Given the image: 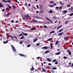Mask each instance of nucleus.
Returning a JSON list of instances; mask_svg holds the SVG:
<instances>
[{"label": "nucleus", "instance_id": "3c124183", "mask_svg": "<svg viewBox=\"0 0 73 73\" xmlns=\"http://www.w3.org/2000/svg\"><path fill=\"white\" fill-rule=\"evenodd\" d=\"M66 58H67V57H66V56H64L63 57L64 59H66Z\"/></svg>", "mask_w": 73, "mask_h": 73}, {"label": "nucleus", "instance_id": "7c9ffc66", "mask_svg": "<svg viewBox=\"0 0 73 73\" xmlns=\"http://www.w3.org/2000/svg\"><path fill=\"white\" fill-rule=\"evenodd\" d=\"M24 38V36H23L22 37L20 38V39H21V40H22V39H23Z\"/></svg>", "mask_w": 73, "mask_h": 73}, {"label": "nucleus", "instance_id": "473e14b6", "mask_svg": "<svg viewBox=\"0 0 73 73\" xmlns=\"http://www.w3.org/2000/svg\"><path fill=\"white\" fill-rule=\"evenodd\" d=\"M10 14H11V13H10L9 14H7L5 15V16H6V17H8V16H9V15Z\"/></svg>", "mask_w": 73, "mask_h": 73}, {"label": "nucleus", "instance_id": "bb28decb", "mask_svg": "<svg viewBox=\"0 0 73 73\" xmlns=\"http://www.w3.org/2000/svg\"><path fill=\"white\" fill-rule=\"evenodd\" d=\"M38 40L37 38H36L35 39L33 40V42H35L36 41H37Z\"/></svg>", "mask_w": 73, "mask_h": 73}, {"label": "nucleus", "instance_id": "a18cd8bd", "mask_svg": "<svg viewBox=\"0 0 73 73\" xmlns=\"http://www.w3.org/2000/svg\"><path fill=\"white\" fill-rule=\"evenodd\" d=\"M60 5H63L64 4V3H63L61 2H60Z\"/></svg>", "mask_w": 73, "mask_h": 73}, {"label": "nucleus", "instance_id": "6ab92c4d", "mask_svg": "<svg viewBox=\"0 0 73 73\" xmlns=\"http://www.w3.org/2000/svg\"><path fill=\"white\" fill-rule=\"evenodd\" d=\"M55 33V31H53L50 32V34H51L52 33Z\"/></svg>", "mask_w": 73, "mask_h": 73}, {"label": "nucleus", "instance_id": "f03ea898", "mask_svg": "<svg viewBox=\"0 0 73 73\" xmlns=\"http://www.w3.org/2000/svg\"><path fill=\"white\" fill-rule=\"evenodd\" d=\"M67 52L68 53L69 55L70 56V55L72 54V53L71 52V51L69 50H67Z\"/></svg>", "mask_w": 73, "mask_h": 73}, {"label": "nucleus", "instance_id": "5701e85b", "mask_svg": "<svg viewBox=\"0 0 73 73\" xmlns=\"http://www.w3.org/2000/svg\"><path fill=\"white\" fill-rule=\"evenodd\" d=\"M62 25H61L59 26L58 28H57V30H58V29H59V28H60L62 27Z\"/></svg>", "mask_w": 73, "mask_h": 73}, {"label": "nucleus", "instance_id": "58836bf2", "mask_svg": "<svg viewBox=\"0 0 73 73\" xmlns=\"http://www.w3.org/2000/svg\"><path fill=\"white\" fill-rule=\"evenodd\" d=\"M23 36V34H21L19 35V36L20 37V36Z\"/></svg>", "mask_w": 73, "mask_h": 73}, {"label": "nucleus", "instance_id": "b1692460", "mask_svg": "<svg viewBox=\"0 0 73 73\" xmlns=\"http://www.w3.org/2000/svg\"><path fill=\"white\" fill-rule=\"evenodd\" d=\"M52 40V38H49V39H48L47 40V41H51V40Z\"/></svg>", "mask_w": 73, "mask_h": 73}, {"label": "nucleus", "instance_id": "c85d7f7f", "mask_svg": "<svg viewBox=\"0 0 73 73\" xmlns=\"http://www.w3.org/2000/svg\"><path fill=\"white\" fill-rule=\"evenodd\" d=\"M52 70H55L56 69H57V68L56 67H54V68H52Z\"/></svg>", "mask_w": 73, "mask_h": 73}, {"label": "nucleus", "instance_id": "f704fd0d", "mask_svg": "<svg viewBox=\"0 0 73 73\" xmlns=\"http://www.w3.org/2000/svg\"><path fill=\"white\" fill-rule=\"evenodd\" d=\"M55 61H56V59H55L52 61V62H54Z\"/></svg>", "mask_w": 73, "mask_h": 73}, {"label": "nucleus", "instance_id": "864d4df0", "mask_svg": "<svg viewBox=\"0 0 73 73\" xmlns=\"http://www.w3.org/2000/svg\"><path fill=\"white\" fill-rule=\"evenodd\" d=\"M30 46H31V44H29L27 45V47H30Z\"/></svg>", "mask_w": 73, "mask_h": 73}, {"label": "nucleus", "instance_id": "a19ab883", "mask_svg": "<svg viewBox=\"0 0 73 73\" xmlns=\"http://www.w3.org/2000/svg\"><path fill=\"white\" fill-rule=\"evenodd\" d=\"M37 21L36 20H34L33 21V23H37Z\"/></svg>", "mask_w": 73, "mask_h": 73}, {"label": "nucleus", "instance_id": "393cba45", "mask_svg": "<svg viewBox=\"0 0 73 73\" xmlns=\"http://www.w3.org/2000/svg\"><path fill=\"white\" fill-rule=\"evenodd\" d=\"M58 42H59V41H58V40L56 41L55 43V45H57V44H58Z\"/></svg>", "mask_w": 73, "mask_h": 73}, {"label": "nucleus", "instance_id": "6e6d98bb", "mask_svg": "<svg viewBox=\"0 0 73 73\" xmlns=\"http://www.w3.org/2000/svg\"><path fill=\"white\" fill-rule=\"evenodd\" d=\"M3 6V5H2V4L1 5H0V7L1 8V7H2Z\"/></svg>", "mask_w": 73, "mask_h": 73}, {"label": "nucleus", "instance_id": "37998d69", "mask_svg": "<svg viewBox=\"0 0 73 73\" xmlns=\"http://www.w3.org/2000/svg\"><path fill=\"white\" fill-rule=\"evenodd\" d=\"M73 15V13H72L71 14H70V16H72Z\"/></svg>", "mask_w": 73, "mask_h": 73}, {"label": "nucleus", "instance_id": "f8f14e48", "mask_svg": "<svg viewBox=\"0 0 73 73\" xmlns=\"http://www.w3.org/2000/svg\"><path fill=\"white\" fill-rule=\"evenodd\" d=\"M63 33H64V32H62V33H59L58 34V36H60L61 35H63Z\"/></svg>", "mask_w": 73, "mask_h": 73}, {"label": "nucleus", "instance_id": "09e8293b", "mask_svg": "<svg viewBox=\"0 0 73 73\" xmlns=\"http://www.w3.org/2000/svg\"><path fill=\"white\" fill-rule=\"evenodd\" d=\"M67 37H68L66 36L64 38V40H66V38H67Z\"/></svg>", "mask_w": 73, "mask_h": 73}, {"label": "nucleus", "instance_id": "72a5a7b5", "mask_svg": "<svg viewBox=\"0 0 73 73\" xmlns=\"http://www.w3.org/2000/svg\"><path fill=\"white\" fill-rule=\"evenodd\" d=\"M43 27H44V28H48V27L46 25H43Z\"/></svg>", "mask_w": 73, "mask_h": 73}, {"label": "nucleus", "instance_id": "f3484780", "mask_svg": "<svg viewBox=\"0 0 73 73\" xmlns=\"http://www.w3.org/2000/svg\"><path fill=\"white\" fill-rule=\"evenodd\" d=\"M49 13H53V11L52 10H50L48 11Z\"/></svg>", "mask_w": 73, "mask_h": 73}, {"label": "nucleus", "instance_id": "4468645a", "mask_svg": "<svg viewBox=\"0 0 73 73\" xmlns=\"http://www.w3.org/2000/svg\"><path fill=\"white\" fill-rule=\"evenodd\" d=\"M63 13H64L65 14L67 13V11L66 10H64L63 11Z\"/></svg>", "mask_w": 73, "mask_h": 73}, {"label": "nucleus", "instance_id": "49530a36", "mask_svg": "<svg viewBox=\"0 0 73 73\" xmlns=\"http://www.w3.org/2000/svg\"><path fill=\"white\" fill-rule=\"evenodd\" d=\"M19 44H23V42L22 41H20V42H19Z\"/></svg>", "mask_w": 73, "mask_h": 73}, {"label": "nucleus", "instance_id": "774afa93", "mask_svg": "<svg viewBox=\"0 0 73 73\" xmlns=\"http://www.w3.org/2000/svg\"><path fill=\"white\" fill-rule=\"evenodd\" d=\"M56 3H54L53 4V5L54 6V5H56Z\"/></svg>", "mask_w": 73, "mask_h": 73}, {"label": "nucleus", "instance_id": "603ef678", "mask_svg": "<svg viewBox=\"0 0 73 73\" xmlns=\"http://www.w3.org/2000/svg\"><path fill=\"white\" fill-rule=\"evenodd\" d=\"M36 45L37 46H39V45H40V44H39V43H37L36 44Z\"/></svg>", "mask_w": 73, "mask_h": 73}, {"label": "nucleus", "instance_id": "052dcab7", "mask_svg": "<svg viewBox=\"0 0 73 73\" xmlns=\"http://www.w3.org/2000/svg\"><path fill=\"white\" fill-rule=\"evenodd\" d=\"M40 12L41 13H44V11L43 10L41 11Z\"/></svg>", "mask_w": 73, "mask_h": 73}, {"label": "nucleus", "instance_id": "4c0bfd02", "mask_svg": "<svg viewBox=\"0 0 73 73\" xmlns=\"http://www.w3.org/2000/svg\"><path fill=\"white\" fill-rule=\"evenodd\" d=\"M53 18L54 19H57V18L56 17V16H54L53 17Z\"/></svg>", "mask_w": 73, "mask_h": 73}, {"label": "nucleus", "instance_id": "412c9836", "mask_svg": "<svg viewBox=\"0 0 73 73\" xmlns=\"http://www.w3.org/2000/svg\"><path fill=\"white\" fill-rule=\"evenodd\" d=\"M49 7L51 8H52V7H53V5H49Z\"/></svg>", "mask_w": 73, "mask_h": 73}, {"label": "nucleus", "instance_id": "338daca9", "mask_svg": "<svg viewBox=\"0 0 73 73\" xmlns=\"http://www.w3.org/2000/svg\"><path fill=\"white\" fill-rule=\"evenodd\" d=\"M48 65H51L52 64H51V63H48Z\"/></svg>", "mask_w": 73, "mask_h": 73}, {"label": "nucleus", "instance_id": "c756f323", "mask_svg": "<svg viewBox=\"0 0 73 73\" xmlns=\"http://www.w3.org/2000/svg\"><path fill=\"white\" fill-rule=\"evenodd\" d=\"M42 70L43 72H46V70L45 69H44V68H42Z\"/></svg>", "mask_w": 73, "mask_h": 73}, {"label": "nucleus", "instance_id": "423d86ee", "mask_svg": "<svg viewBox=\"0 0 73 73\" xmlns=\"http://www.w3.org/2000/svg\"><path fill=\"white\" fill-rule=\"evenodd\" d=\"M24 16L26 18H30V17L28 14H27L26 15Z\"/></svg>", "mask_w": 73, "mask_h": 73}, {"label": "nucleus", "instance_id": "a211bd4d", "mask_svg": "<svg viewBox=\"0 0 73 73\" xmlns=\"http://www.w3.org/2000/svg\"><path fill=\"white\" fill-rule=\"evenodd\" d=\"M50 52V51L48 50H47L44 53L45 54H46V53H49Z\"/></svg>", "mask_w": 73, "mask_h": 73}, {"label": "nucleus", "instance_id": "9d476101", "mask_svg": "<svg viewBox=\"0 0 73 73\" xmlns=\"http://www.w3.org/2000/svg\"><path fill=\"white\" fill-rule=\"evenodd\" d=\"M7 36L8 37H11V38H14L12 36V35H8Z\"/></svg>", "mask_w": 73, "mask_h": 73}, {"label": "nucleus", "instance_id": "39448f33", "mask_svg": "<svg viewBox=\"0 0 73 73\" xmlns=\"http://www.w3.org/2000/svg\"><path fill=\"white\" fill-rule=\"evenodd\" d=\"M46 19H47V20H48V21H50L51 24H52L53 23V21H52L50 20L49 19H48V18H47V17H46Z\"/></svg>", "mask_w": 73, "mask_h": 73}, {"label": "nucleus", "instance_id": "aec40b11", "mask_svg": "<svg viewBox=\"0 0 73 73\" xmlns=\"http://www.w3.org/2000/svg\"><path fill=\"white\" fill-rule=\"evenodd\" d=\"M47 61L49 62L51 61V59H50L49 58H47Z\"/></svg>", "mask_w": 73, "mask_h": 73}, {"label": "nucleus", "instance_id": "2f4dec72", "mask_svg": "<svg viewBox=\"0 0 73 73\" xmlns=\"http://www.w3.org/2000/svg\"><path fill=\"white\" fill-rule=\"evenodd\" d=\"M7 5L8 7H9V9H11V8H12V7L10 6V5Z\"/></svg>", "mask_w": 73, "mask_h": 73}, {"label": "nucleus", "instance_id": "cd10ccee", "mask_svg": "<svg viewBox=\"0 0 73 73\" xmlns=\"http://www.w3.org/2000/svg\"><path fill=\"white\" fill-rule=\"evenodd\" d=\"M2 2H4V3H7V1L5 0H2Z\"/></svg>", "mask_w": 73, "mask_h": 73}, {"label": "nucleus", "instance_id": "0e129e2a", "mask_svg": "<svg viewBox=\"0 0 73 73\" xmlns=\"http://www.w3.org/2000/svg\"><path fill=\"white\" fill-rule=\"evenodd\" d=\"M56 9H58V7H56Z\"/></svg>", "mask_w": 73, "mask_h": 73}, {"label": "nucleus", "instance_id": "e2e57ef3", "mask_svg": "<svg viewBox=\"0 0 73 73\" xmlns=\"http://www.w3.org/2000/svg\"><path fill=\"white\" fill-rule=\"evenodd\" d=\"M7 11H8L9 10V8L8 7L6 9Z\"/></svg>", "mask_w": 73, "mask_h": 73}, {"label": "nucleus", "instance_id": "dca6fc26", "mask_svg": "<svg viewBox=\"0 0 73 73\" xmlns=\"http://www.w3.org/2000/svg\"><path fill=\"white\" fill-rule=\"evenodd\" d=\"M13 7L14 9H16V6L14 5H13Z\"/></svg>", "mask_w": 73, "mask_h": 73}, {"label": "nucleus", "instance_id": "13d9d810", "mask_svg": "<svg viewBox=\"0 0 73 73\" xmlns=\"http://www.w3.org/2000/svg\"><path fill=\"white\" fill-rule=\"evenodd\" d=\"M50 46L51 47V48H52V47H53V46L52 45V44H51L50 45Z\"/></svg>", "mask_w": 73, "mask_h": 73}, {"label": "nucleus", "instance_id": "e433bc0d", "mask_svg": "<svg viewBox=\"0 0 73 73\" xmlns=\"http://www.w3.org/2000/svg\"><path fill=\"white\" fill-rule=\"evenodd\" d=\"M15 2H16V3H17L18 4H19V3H20L19 2H18L17 1V0H15Z\"/></svg>", "mask_w": 73, "mask_h": 73}, {"label": "nucleus", "instance_id": "0eeeda50", "mask_svg": "<svg viewBox=\"0 0 73 73\" xmlns=\"http://www.w3.org/2000/svg\"><path fill=\"white\" fill-rule=\"evenodd\" d=\"M60 54H61V51H59L58 52H57L55 53V54H56V55H59Z\"/></svg>", "mask_w": 73, "mask_h": 73}, {"label": "nucleus", "instance_id": "2eb2a0df", "mask_svg": "<svg viewBox=\"0 0 73 73\" xmlns=\"http://www.w3.org/2000/svg\"><path fill=\"white\" fill-rule=\"evenodd\" d=\"M69 9L70 11H72L73 9V7H70L69 8Z\"/></svg>", "mask_w": 73, "mask_h": 73}, {"label": "nucleus", "instance_id": "6e6552de", "mask_svg": "<svg viewBox=\"0 0 73 73\" xmlns=\"http://www.w3.org/2000/svg\"><path fill=\"white\" fill-rule=\"evenodd\" d=\"M47 48H48V47L47 46H45V47H42L41 48L42 49H46V50H47Z\"/></svg>", "mask_w": 73, "mask_h": 73}, {"label": "nucleus", "instance_id": "7ed1b4c3", "mask_svg": "<svg viewBox=\"0 0 73 73\" xmlns=\"http://www.w3.org/2000/svg\"><path fill=\"white\" fill-rule=\"evenodd\" d=\"M19 55H20V56H21L22 57H25L27 56L21 54H19Z\"/></svg>", "mask_w": 73, "mask_h": 73}, {"label": "nucleus", "instance_id": "4be33fe9", "mask_svg": "<svg viewBox=\"0 0 73 73\" xmlns=\"http://www.w3.org/2000/svg\"><path fill=\"white\" fill-rule=\"evenodd\" d=\"M62 7H59V9L60 11H61V10H62Z\"/></svg>", "mask_w": 73, "mask_h": 73}, {"label": "nucleus", "instance_id": "79ce46f5", "mask_svg": "<svg viewBox=\"0 0 73 73\" xmlns=\"http://www.w3.org/2000/svg\"><path fill=\"white\" fill-rule=\"evenodd\" d=\"M7 2H8V3H11V1L10 0H7Z\"/></svg>", "mask_w": 73, "mask_h": 73}, {"label": "nucleus", "instance_id": "4d7b16f0", "mask_svg": "<svg viewBox=\"0 0 73 73\" xmlns=\"http://www.w3.org/2000/svg\"><path fill=\"white\" fill-rule=\"evenodd\" d=\"M11 22L12 23H14V21L12 20L11 21Z\"/></svg>", "mask_w": 73, "mask_h": 73}, {"label": "nucleus", "instance_id": "680f3d73", "mask_svg": "<svg viewBox=\"0 0 73 73\" xmlns=\"http://www.w3.org/2000/svg\"><path fill=\"white\" fill-rule=\"evenodd\" d=\"M71 64H72V63H71V62H69V65H71Z\"/></svg>", "mask_w": 73, "mask_h": 73}, {"label": "nucleus", "instance_id": "9b49d317", "mask_svg": "<svg viewBox=\"0 0 73 73\" xmlns=\"http://www.w3.org/2000/svg\"><path fill=\"white\" fill-rule=\"evenodd\" d=\"M34 18H35V19H41L39 17L37 16H35L34 17Z\"/></svg>", "mask_w": 73, "mask_h": 73}, {"label": "nucleus", "instance_id": "1a4fd4ad", "mask_svg": "<svg viewBox=\"0 0 73 73\" xmlns=\"http://www.w3.org/2000/svg\"><path fill=\"white\" fill-rule=\"evenodd\" d=\"M22 34H23V35H24V36H27L28 34L25 33H23V32H22Z\"/></svg>", "mask_w": 73, "mask_h": 73}, {"label": "nucleus", "instance_id": "c9c22d12", "mask_svg": "<svg viewBox=\"0 0 73 73\" xmlns=\"http://www.w3.org/2000/svg\"><path fill=\"white\" fill-rule=\"evenodd\" d=\"M22 19L23 20H26V19H25V18L22 17Z\"/></svg>", "mask_w": 73, "mask_h": 73}, {"label": "nucleus", "instance_id": "69168bd1", "mask_svg": "<svg viewBox=\"0 0 73 73\" xmlns=\"http://www.w3.org/2000/svg\"><path fill=\"white\" fill-rule=\"evenodd\" d=\"M62 31V30H60L59 32L60 33V32H61Z\"/></svg>", "mask_w": 73, "mask_h": 73}, {"label": "nucleus", "instance_id": "bf43d9fd", "mask_svg": "<svg viewBox=\"0 0 73 73\" xmlns=\"http://www.w3.org/2000/svg\"><path fill=\"white\" fill-rule=\"evenodd\" d=\"M54 3V2H51L50 3V4H53Z\"/></svg>", "mask_w": 73, "mask_h": 73}, {"label": "nucleus", "instance_id": "ddd939ff", "mask_svg": "<svg viewBox=\"0 0 73 73\" xmlns=\"http://www.w3.org/2000/svg\"><path fill=\"white\" fill-rule=\"evenodd\" d=\"M36 29V27H33V28H32L31 29V31H34V30H35Z\"/></svg>", "mask_w": 73, "mask_h": 73}, {"label": "nucleus", "instance_id": "8fccbe9b", "mask_svg": "<svg viewBox=\"0 0 73 73\" xmlns=\"http://www.w3.org/2000/svg\"><path fill=\"white\" fill-rule=\"evenodd\" d=\"M58 64V62L57 61H56L55 63V64Z\"/></svg>", "mask_w": 73, "mask_h": 73}, {"label": "nucleus", "instance_id": "ea45409f", "mask_svg": "<svg viewBox=\"0 0 73 73\" xmlns=\"http://www.w3.org/2000/svg\"><path fill=\"white\" fill-rule=\"evenodd\" d=\"M40 9H42V5H40Z\"/></svg>", "mask_w": 73, "mask_h": 73}, {"label": "nucleus", "instance_id": "a878e982", "mask_svg": "<svg viewBox=\"0 0 73 73\" xmlns=\"http://www.w3.org/2000/svg\"><path fill=\"white\" fill-rule=\"evenodd\" d=\"M8 41L7 40L5 42V41H3V42L4 44H7V43H8Z\"/></svg>", "mask_w": 73, "mask_h": 73}, {"label": "nucleus", "instance_id": "de8ad7c7", "mask_svg": "<svg viewBox=\"0 0 73 73\" xmlns=\"http://www.w3.org/2000/svg\"><path fill=\"white\" fill-rule=\"evenodd\" d=\"M70 7V5H68L67 6V7Z\"/></svg>", "mask_w": 73, "mask_h": 73}, {"label": "nucleus", "instance_id": "20e7f679", "mask_svg": "<svg viewBox=\"0 0 73 73\" xmlns=\"http://www.w3.org/2000/svg\"><path fill=\"white\" fill-rule=\"evenodd\" d=\"M31 67H32V68L30 69L31 72L32 70H35V69L33 68V66H31Z\"/></svg>", "mask_w": 73, "mask_h": 73}, {"label": "nucleus", "instance_id": "5fc2aeb1", "mask_svg": "<svg viewBox=\"0 0 73 73\" xmlns=\"http://www.w3.org/2000/svg\"><path fill=\"white\" fill-rule=\"evenodd\" d=\"M69 23L68 21H66L65 23L66 24H67V23Z\"/></svg>", "mask_w": 73, "mask_h": 73}, {"label": "nucleus", "instance_id": "c03bdc74", "mask_svg": "<svg viewBox=\"0 0 73 73\" xmlns=\"http://www.w3.org/2000/svg\"><path fill=\"white\" fill-rule=\"evenodd\" d=\"M34 72H36V71L37 72H38V69H35V70Z\"/></svg>", "mask_w": 73, "mask_h": 73}, {"label": "nucleus", "instance_id": "f257e3e1", "mask_svg": "<svg viewBox=\"0 0 73 73\" xmlns=\"http://www.w3.org/2000/svg\"><path fill=\"white\" fill-rule=\"evenodd\" d=\"M11 46L12 48V49L13 51V52L15 53H16V52H16V48H15V47H14V46H13V45H11Z\"/></svg>", "mask_w": 73, "mask_h": 73}]
</instances>
